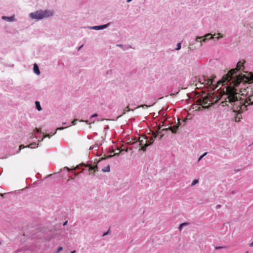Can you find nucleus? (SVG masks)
<instances>
[{
    "mask_svg": "<svg viewBox=\"0 0 253 253\" xmlns=\"http://www.w3.org/2000/svg\"><path fill=\"white\" fill-rule=\"evenodd\" d=\"M238 86H234L231 82L229 86L226 87V95L227 98L225 99L226 102L233 103V110L235 112H238L239 114L243 113L247 110L248 105L247 97L246 98H241L239 100L237 97V89L236 87Z\"/></svg>",
    "mask_w": 253,
    "mask_h": 253,
    "instance_id": "obj_1",
    "label": "nucleus"
},
{
    "mask_svg": "<svg viewBox=\"0 0 253 253\" xmlns=\"http://www.w3.org/2000/svg\"><path fill=\"white\" fill-rule=\"evenodd\" d=\"M245 62V61H244L243 63L241 61L238 62L237 64L236 68L230 70L227 74L223 76L221 80L218 81V83L222 84V85L227 84L233 78L235 74L241 70L242 67L244 68L243 64ZM243 70L244 68H243L242 70Z\"/></svg>",
    "mask_w": 253,
    "mask_h": 253,
    "instance_id": "obj_2",
    "label": "nucleus"
},
{
    "mask_svg": "<svg viewBox=\"0 0 253 253\" xmlns=\"http://www.w3.org/2000/svg\"><path fill=\"white\" fill-rule=\"evenodd\" d=\"M249 76L239 74L232 81V84L235 86H240L241 84H244L245 83H251L253 82V74H250Z\"/></svg>",
    "mask_w": 253,
    "mask_h": 253,
    "instance_id": "obj_3",
    "label": "nucleus"
},
{
    "mask_svg": "<svg viewBox=\"0 0 253 253\" xmlns=\"http://www.w3.org/2000/svg\"><path fill=\"white\" fill-rule=\"evenodd\" d=\"M53 15V12L50 10L37 11L30 13V17L33 19H41L50 17Z\"/></svg>",
    "mask_w": 253,
    "mask_h": 253,
    "instance_id": "obj_4",
    "label": "nucleus"
},
{
    "mask_svg": "<svg viewBox=\"0 0 253 253\" xmlns=\"http://www.w3.org/2000/svg\"><path fill=\"white\" fill-rule=\"evenodd\" d=\"M106 158H101L100 160H99L97 163L95 165V166H92L91 165H89V164H81L79 165H77L75 168H72V169H69V168L68 167H65L64 169H66L68 171H71L72 172H74V171L76 169H79L80 168H81L83 166H84L85 167H87L88 168V170L89 171H91V170H93V172H95V171L97 170V163H98L99 162H100L101 161V160H103V159H105Z\"/></svg>",
    "mask_w": 253,
    "mask_h": 253,
    "instance_id": "obj_5",
    "label": "nucleus"
},
{
    "mask_svg": "<svg viewBox=\"0 0 253 253\" xmlns=\"http://www.w3.org/2000/svg\"><path fill=\"white\" fill-rule=\"evenodd\" d=\"M209 98L208 96L200 98L197 101L199 105H201L203 108H207L210 106V103H209Z\"/></svg>",
    "mask_w": 253,
    "mask_h": 253,
    "instance_id": "obj_6",
    "label": "nucleus"
},
{
    "mask_svg": "<svg viewBox=\"0 0 253 253\" xmlns=\"http://www.w3.org/2000/svg\"><path fill=\"white\" fill-rule=\"evenodd\" d=\"M152 135L153 136L150 138L149 141H145V143L144 144V146H142L140 149L141 150L145 151L146 150V147H147L154 142V139L156 138L157 136V133L155 132H153Z\"/></svg>",
    "mask_w": 253,
    "mask_h": 253,
    "instance_id": "obj_7",
    "label": "nucleus"
},
{
    "mask_svg": "<svg viewBox=\"0 0 253 253\" xmlns=\"http://www.w3.org/2000/svg\"><path fill=\"white\" fill-rule=\"evenodd\" d=\"M199 82L204 85H212L213 79H210L208 77H203L200 79Z\"/></svg>",
    "mask_w": 253,
    "mask_h": 253,
    "instance_id": "obj_8",
    "label": "nucleus"
},
{
    "mask_svg": "<svg viewBox=\"0 0 253 253\" xmlns=\"http://www.w3.org/2000/svg\"><path fill=\"white\" fill-rule=\"evenodd\" d=\"M213 38V36L211 34H207L204 37H197L196 41L198 42H206L209 40Z\"/></svg>",
    "mask_w": 253,
    "mask_h": 253,
    "instance_id": "obj_9",
    "label": "nucleus"
},
{
    "mask_svg": "<svg viewBox=\"0 0 253 253\" xmlns=\"http://www.w3.org/2000/svg\"><path fill=\"white\" fill-rule=\"evenodd\" d=\"M178 124L173 126H169L168 128H163L161 129L162 131H165L167 130H170L173 133H175L177 131V130L179 127V126L180 125L179 120H178Z\"/></svg>",
    "mask_w": 253,
    "mask_h": 253,
    "instance_id": "obj_10",
    "label": "nucleus"
},
{
    "mask_svg": "<svg viewBox=\"0 0 253 253\" xmlns=\"http://www.w3.org/2000/svg\"><path fill=\"white\" fill-rule=\"evenodd\" d=\"M108 24H105V25H102L101 26H93V27H92L91 29L96 30H101V29H103L106 28L108 26Z\"/></svg>",
    "mask_w": 253,
    "mask_h": 253,
    "instance_id": "obj_11",
    "label": "nucleus"
},
{
    "mask_svg": "<svg viewBox=\"0 0 253 253\" xmlns=\"http://www.w3.org/2000/svg\"><path fill=\"white\" fill-rule=\"evenodd\" d=\"M247 102L248 105H253V93L247 97Z\"/></svg>",
    "mask_w": 253,
    "mask_h": 253,
    "instance_id": "obj_12",
    "label": "nucleus"
},
{
    "mask_svg": "<svg viewBox=\"0 0 253 253\" xmlns=\"http://www.w3.org/2000/svg\"><path fill=\"white\" fill-rule=\"evenodd\" d=\"M33 70L35 73L37 75H39L40 74L39 67L36 64H35L34 65Z\"/></svg>",
    "mask_w": 253,
    "mask_h": 253,
    "instance_id": "obj_13",
    "label": "nucleus"
},
{
    "mask_svg": "<svg viewBox=\"0 0 253 253\" xmlns=\"http://www.w3.org/2000/svg\"><path fill=\"white\" fill-rule=\"evenodd\" d=\"M146 139H147V137L146 136L139 137V142L140 145H142V146H143L144 141L145 142V141H146Z\"/></svg>",
    "mask_w": 253,
    "mask_h": 253,
    "instance_id": "obj_14",
    "label": "nucleus"
},
{
    "mask_svg": "<svg viewBox=\"0 0 253 253\" xmlns=\"http://www.w3.org/2000/svg\"><path fill=\"white\" fill-rule=\"evenodd\" d=\"M2 19L3 20H7L8 22H12L14 21V17L10 16V17H6V16H2Z\"/></svg>",
    "mask_w": 253,
    "mask_h": 253,
    "instance_id": "obj_15",
    "label": "nucleus"
},
{
    "mask_svg": "<svg viewBox=\"0 0 253 253\" xmlns=\"http://www.w3.org/2000/svg\"><path fill=\"white\" fill-rule=\"evenodd\" d=\"M35 104H36V108L38 109V110L41 111L42 110V108L41 107L40 102L39 101H36L35 102Z\"/></svg>",
    "mask_w": 253,
    "mask_h": 253,
    "instance_id": "obj_16",
    "label": "nucleus"
},
{
    "mask_svg": "<svg viewBox=\"0 0 253 253\" xmlns=\"http://www.w3.org/2000/svg\"><path fill=\"white\" fill-rule=\"evenodd\" d=\"M130 109L129 108V105H127L124 110L123 111V114H125L126 113V112H129L130 111Z\"/></svg>",
    "mask_w": 253,
    "mask_h": 253,
    "instance_id": "obj_17",
    "label": "nucleus"
},
{
    "mask_svg": "<svg viewBox=\"0 0 253 253\" xmlns=\"http://www.w3.org/2000/svg\"><path fill=\"white\" fill-rule=\"evenodd\" d=\"M37 147H38V146L37 145L36 146V144L35 143H31L28 146V147H29L31 148H35Z\"/></svg>",
    "mask_w": 253,
    "mask_h": 253,
    "instance_id": "obj_18",
    "label": "nucleus"
},
{
    "mask_svg": "<svg viewBox=\"0 0 253 253\" xmlns=\"http://www.w3.org/2000/svg\"><path fill=\"white\" fill-rule=\"evenodd\" d=\"M102 170L104 172H109L110 171V166H108L105 167L104 169H102Z\"/></svg>",
    "mask_w": 253,
    "mask_h": 253,
    "instance_id": "obj_19",
    "label": "nucleus"
},
{
    "mask_svg": "<svg viewBox=\"0 0 253 253\" xmlns=\"http://www.w3.org/2000/svg\"><path fill=\"white\" fill-rule=\"evenodd\" d=\"M241 119V115H237L236 117L235 118V122H239L240 121V119Z\"/></svg>",
    "mask_w": 253,
    "mask_h": 253,
    "instance_id": "obj_20",
    "label": "nucleus"
},
{
    "mask_svg": "<svg viewBox=\"0 0 253 253\" xmlns=\"http://www.w3.org/2000/svg\"><path fill=\"white\" fill-rule=\"evenodd\" d=\"M188 223H183L182 224H181L179 226V227H178V229H179L180 231L182 229V227L183 226H185L186 225H187Z\"/></svg>",
    "mask_w": 253,
    "mask_h": 253,
    "instance_id": "obj_21",
    "label": "nucleus"
},
{
    "mask_svg": "<svg viewBox=\"0 0 253 253\" xmlns=\"http://www.w3.org/2000/svg\"><path fill=\"white\" fill-rule=\"evenodd\" d=\"M199 182V180H197V179H195L193 181L192 183V185L193 186L195 184H196L197 183H198Z\"/></svg>",
    "mask_w": 253,
    "mask_h": 253,
    "instance_id": "obj_22",
    "label": "nucleus"
},
{
    "mask_svg": "<svg viewBox=\"0 0 253 253\" xmlns=\"http://www.w3.org/2000/svg\"><path fill=\"white\" fill-rule=\"evenodd\" d=\"M79 120L78 119H74L72 122V124L73 125H76L77 124V122Z\"/></svg>",
    "mask_w": 253,
    "mask_h": 253,
    "instance_id": "obj_23",
    "label": "nucleus"
},
{
    "mask_svg": "<svg viewBox=\"0 0 253 253\" xmlns=\"http://www.w3.org/2000/svg\"><path fill=\"white\" fill-rule=\"evenodd\" d=\"M181 48V43L179 42L177 44V47L176 48V50H179Z\"/></svg>",
    "mask_w": 253,
    "mask_h": 253,
    "instance_id": "obj_24",
    "label": "nucleus"
},
{
    "mask_svg": "<svg viewBox=\"0 0 253 253\" xmlns=\"http://www.w3.org/2000/svg\"><path fill=\"white\" fill-rule=\"evenodd\" d=\"M207 152H205L203 155H202V156H201L199 158V160H198V161H200L205 156H206L207 155Z\"/></svg>",
    "mask_w": 253,
    "mask_h": 253,
    "instance_id": "obj_25",
    "label": "nucleus"
},
{
    "mask_svg": "<svg viewBox=\"0 0 253 253\" xmlns=\"http://www.w3.org/2000/svg\"><path fill=\"white\" fill-rule=\"evenodd\" d=\"M62 249H63V248H62V247H59V248H58V250H57V253H59V252H60L61 251H62Z\"/></svg>",
    "mask_w": 253,
    "mask_h": 253,
    "instance_id": "obj_26",
    "label": "nucleus"
},
{
    "mask_svg": "<svg viewBox=\"0 0 253 253\" xmlns=\"http://www.w3.org/2000/svg\"><path fill=\"white\" fill-rule=\"evenodd\" d=\"M24 147H24V145H20V146H19L20 150L21 149H22V148H24Z\"/></svg>",
    "mask_w": 253,
    "mask_h": 253,
    "instance_id": "obj_27",
    "label": "nucleus"
},
{
    "mask_svg": "<svg viewBox=\"0 0 253 253\" xmlns=\"http://www.w3.org/2000/svg\"><path fill=\"white\" fill-rule=\"evenodd\" d=\"M64 128V127H58L56 129V130L63 129Z\"/></svg>",
    "mask_w": 253,
    "mask_h": 253,
    "instance_id": "obj_28",
    "label": "nucleus"
},
{
    "mask_svg": "<svg viewBox=\"0 0 253 253\" xmlns=\"http://www.w3.org/2000/svg\"><path fill=\"white\" fill-rule=\"evenodd\" d=\"M97 114L95 113L94 114H93V115L91 116V118H93V117H97Z\"/></svg>",
    "mask_w": 253,
    "mask_h": 253,
    "instance_id": "obj_29",
    "label": "nucleus"
},
{
    "mask_svg": "<svg viewBox=\"0 0 253 253\" xmlns=\"http://www.w3.org/2000/svg\"><path fill=\"white\" fill-rule=\"evenodd\" d=\"M48 137L49 138H50V136L49 135V134H46V135L44 136L43 138H45V137Z\"/></svg>",
    "mask_w": 253,
    "mask_h": 253,
    "instance_id": "obj_30",
    "label": "nucleus"
},
{
    "mask_svg": "<svg viewBox=\"0 0 253 253\" xmlns=\"http://www.w3.org/2000/svg\"><path fill=\"white\" fill-rule=\"evenodd\" d=\"M80 122H84L83 120H80ZM84 122H85L86 124L88 123V121L87 120L84 121Z\"/></svg>",
    "mask_w": 253,
    "mask_h": 253,
    "instance_id": "obj_31",
    "label": "nucleus"
},
{
    "mask_svg": "<svg viewBox=\"0 0 253 253\" xmlns=\"http://www.w3.org/2000/svg\"><path fill=\"white\" fill-rule=\"evenodd\" d=\"M222 37V36L220 34H218V36L217 37V39H219L220 38H221Z\"/></svg>",
    "mask_w": 253,
    "mask_h": 253,
    "instance_id": "obj_32",
    "label": "nucleus"
},
{
    "mask_svg": "<svg viewBox=\"0 0 253 253\" xmlns=\"http://www.w3.org/2000/svg\"><path fill=\"white\" fill-rule=\"evenodd\" d=\"M249 246L251 247H253V242L251 243L250 244Z\"/></svg>",
    "mask_w": 253,
    "mask_h": 253,
    "instance_id": "obj_33",
    "label": "nucleus"
},
{
    "mask_svg": "<svg viewBox=\"0 0 253 253\" xmlns=\"http://www.w3.org/2000/svg\"><path fill=\"white\" fill-rule=\"evenodd\" d=\"M83 45H83V44H82L81 46H80V47L78 48V50H80V49H81V48L83 46Z\"/></svg>",
    "mask_w": 253,
    "mask_h": 253,
    "instance_id": "obj_34",
    "label": "nucleus"
},
{
    "mask_svg": "<svg viewBox=\"0 0 253 253\" xmlns=\"http://www.w3.org/2000/svg\"><path fill=\"white\" fill-rule=\"evenodd\" d=\"M67 223V221H65L64 223H63V225L65 226V225H66Z\"/></svg>",
    "mask_w": 253,
    "mask_h": 253,
    "instance_id": "obj_35",
    "label": "nucleus"
},
{
    "mask_svg": "<svg viewBox=\"0 0 253 253\" xmlns=\"http://www.w3.org/2000/svg\"><path fill=\"white\" fill-rule=\"evenodd\" d=\"M107 234H108V232L105 233H104V234H103V236H104L106 235Z\"/></svg>",
    "mask_w": 253,
    "mask_h": 253,
    "instance_id": "obj_36",
    "label": "nucleus"
},
{
    "mask_svg": "<svg viewBox=\"0 0 253 253\" xmlns=\"http://www.w3.org/2000/svg\"><path fill=\"white\" fill-rule=\"evenodd\" d=\"M113 156V155H109L108 156H107V158H110V157H112Z\"/></svg>",
    "mask_w": 253,
    "mask_h": 253,
    "instance_id": "obj_37",
    "label": "nucleus"
},
{
    "mask_svg": "<svg viewBox=\"0 0 253 253\" xmlns=\"http://www.w3.org/2000/svg\"><path fill=\"white\" fill-rule=\"evenodd\" d=\"M143 106L148 107V106H147V105H141V107H143Z\"/></svg>",
    "mask_w": 253,
    "mask_h": 253,
    "instance_id": "obj_38",
    "label": "nucleus"
},
{
    "mask_svg": "<svg viewBox=\"0 0 253 253\" xmlns=\"http://www.w3.org/2000/svg\"><path fill=\"white\" fill-rule=\"evenodd\" d=\"M76 253V251H73L71 252V253Z\"/></svg>",
    "mask_w": 253,
    "mask_h": 253,
    "instance_id": "obj_39",
    "label": "nucleus"
},
{
    "mask_svg": "<svg viewBox=\"0 0 253 253\" xmlns=\"http://www.w3.org/2000/svg\"><path fill=\"white\" fill-rule=\"evenodd\" d=\"M132 0H127V2H129L130 1H131Z\"/></svg>",
    "mask_w": 253,
    "mask_h": 253,
    "instance_id": "obj_40",
    "label": "nucleus"
},
{
    "mask_svg": "<svg viewBox=\"0 0 253 253\" xmlns=\"http://www.w3.org/2000/svg\"><path fill=\"white\" fill-rule=\"evenodd\" d=\"M117 45L119 46H122V45H121V44H118Z\"/></svg>",
    "mask_w": 253,
    "mask_h": 253,
    "instance_id": "obj_41",
    "label": "nucleus"
}]
</instances>
